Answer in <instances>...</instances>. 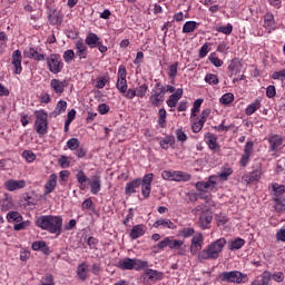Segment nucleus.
Instances as JSON below:
<instances>
[{"label": "nucleus", "instance_id": "1", "mask_svg": "<svg viewBox=\"0 0 285 285\" xmlns=\"http://www.w3.org/2000/svg\"><path fill=\"white\" fill-rule=\"evenodd\" d=\"M36 224L41 230H47V233L57 235V237L63 233V218L61 216L45 215L39 217Z\"/></svg>", "mask_w": 285, "mask_h": 285}, {"label": "nucleus", "instance_id": "2", "mask_svg": "<svg viewBox=\"0 0 285 285\" xmlns=\"http://www.w3.org/2000/svg\"><path fill=\"white\" fill-rule=\"evenodd\" d=\"M224 246H226V238H219L212 244H209L205 249L198 253V259H219V255H222V250H224Z\"/></svg>", "mask_w": 285, "mask_h": 285}, {"label": "nucleus", "instance_id": "3", "mask_svg": "<svg viewBox=\"0 0 285 285\" xmlns=\"http://www.w3.org/2000/svg\"><path fill=\"white\" fill-rule=\"evenodd\" d=\"M36 117L33 128L40 137L48 135V112L43 109L33 111Z\"/></svg>", "mask_w": 285, "mask_h": 285}, {"label": "nucleus", "instance_id": "4", "mask_svg": "<svg viewBox=\"0 0 285 285\" xmlns=\"http://www.w3.org/2000/svg\"><path fill=\"white\" fill-rule=\"evenodd\" d=\"M184 246V240L174 239L170 236L165 237L163 240L158 242L154 248L158 250H164V248H170V250H178V255H185L186 249L181 248Z\"/></svg>", "mask_w": 285, "mask_h": 285}, {"label": "nucleus", "instance_id": "5", "mask_svg": "<svg viewBox=\"0 0 285 285\" xmlns=\"http://www.w3.org/2000/svg\"><path fill=\"white\" fill-rule=\"evenodd\" d=\"M47 68L51 75H59L63 70V60L59 53H50L45 58Z\"/></svg>", "mask_w": 285, "mask_h": 285}, {"label": "nucleus", "instance_id": "6", "mask_svg": "<svg viewBox=\"0 0 285 285\" xmlns=\"http://www.w3.org/2000/svg\"><path fill=\"white\" fill-rule=\"evenodd\" d=\"M161 279H164V272L153 268L145 269L140 276V282H142L144 285H154L157 284V282H161Z\"/></svg>", "mask_w": 285, "mask_h": 285}, {"label": "nucleus", "instance_id": "7", "mask_svg": "<svg viewBox=\"0 0 285 285\" xmlns=\"http://www.w3.org/2000/svg\"><path fill=\"white\" fill-rule=\"evenodd\" d=\"M161 178L165 181H190L193 176L181 170H163Z\"/></svg>", "mask_w": 285, "mask_h": 285}, {"label": "nucleus", "instance_id": "8", "mask_svg": "<svg viewBox=\"0 0 285 285\" xmlns=\"http://www.w3.org/2000/svg\"><path fill=\"white\" fill-rule=\"evenodd\" d=\"M248 276L239 271L223 272L218 275L220 282H227L229 284H242Z\"/></svg>", "mask_w": 285, "mask_h": 285}, {"label": "nucleus", "instance_id": "9", "mask_svg": "<svg viewBox=\"0 0 285 285\" xmlns=\"http://www.w3.org/2000/svg\"><path fill=\"white\" fill-rule=\"evenodd\" d=\"M195 188L199 193H215L217 190V176L212 175L207 180L197 181Z\"/></svg>", "mask_w": 285, "mask_h": 285}, {"label": "nucleus", "instance_id": "10", "mask_svg": "<svg viewBox=\"0 0 285 285\" xmlns=\"http://www.w3.org/2000/svg\"><path fill=\"white\" fill-rule=\"evenodd\" d=\"M22 61L23 56L21 55V50H14L11 55V66L13 67V75H21L23 72V66L21 65Z\"/></svg>", "mask_w": 285, "mask_h": 285}, {"label": "nucleus", "instance_id": "11", "mask_svg": "<svg viewBox=\"0 0 285 285\" xmlns=\"http://www.w3.org/2000/svg\"><path fill=\"white\" fill-rule=\"evenodd\" d=\"M202 248H204V234L196 233L191 238V244L189 247L191 255L202 253Z\"/></svg>", "mask_w": 285, "mask_h": 285}, {"label": "nucleus", "instance_id": "12", "mask_svg": "<svg viewBox=\"0 0 285 285\" xmlns=\"http://www.w3.org/2000/svg\"><path fill=\"white\" fill-rule=\"evenodd\" d=\"M3 187L9 193H14V190H21V189L26 188V180H23V179L16 180V179L10 178L3 183Z\"/></svg>", "mask_w": 285, "mask_h": 285}, {"label": "nucleus", "instance_id": "13", "mask_svg": "<svg viewBox=\"0 0 285 285\" xmlns=\"http://www.w3.org/2000/svg\"><path fill=\"white\" fill-rule=\"evenodd\" d=\"M213 223V212L210 209H205L199 215V226L203 230L206 228H210V224Z\"/></svg>", "mask_w": 285, "mask_h": 285}, {"label": "nucleus", "instance_id": "14", "mask_svg": "<svg viewBox=\"0 0 285 285\" xmlns=\"http://www.w3.org/2000/svg\"><path fill=\"white\" fill-rule=\"evenodd\" d=\"M23 57L33 59V61H46V56L35 47H30L23 51Z\"/></svg>", "mask_w": 285, "mask_h": 285}, {"label": "nucleus", "instance_id": "15", "mask_svg": "<svg viewBox=\"0 0 285 285\" xmlns=\"http://www.w3.org/2000/svg\"><path fill=\"white\" fill-rule=\"evenodd\" d=\"M76 57L81 61V59H88V45L83 40H78L75 43Z\"/></svg>", "mask_w": 285, "mask_h": 285}, {"label": "nucleus", "instance_id": "16", "mask_svg": "<svg viewBox=\"0 0 285 285\" xmlns=\"http://www.w3.org/2000/svg\"><path fill=\"white\" fill-rule=\"evenodd\" d=\"M262 175H264V171H262V165H258L250 174L244 175L243 179L247 184H253V181H259Z\"/></svg>", "mask_w": 285, "mask_h": 285}, {"label": "nucleus", "instance_id": "17", "mask_svg": "<svg viewBox=\"0 0 285 285\" xmlns=\"http://www.w3.org/2000/svg\"><path fill=\"white\" fill-rule=\"evenodd\" d=\"M66 86H68V81L66 80H59L57 78H53L50 81V88L56 95H63Z\"/></svg>", "mask_w": 285, "mask_h": 285}, {"label": "nucleus", "instance_id": "18", "mask_svg": "<svg viewBox=\"0 0 285 285\" xmlns=\"http://www.w3.org/2000/svg\"><path fill=\"white\" fill-rule=\"evenodd\" d=\"M184 97V89L178 88L174 94H171L168 99L166 100V104L168 108H177V104H179V99Z\"/></svg>", "mask_w": 285, "mask_h": 285}, {"label": "nucleus", "instance_id": "19", "mask_svg": "<svg viewBox=\"0 0 285 285\" xmlns=\"http://www.w3.org/2000/svg\"><path fill=\"white\" fill-rule=\"evenodd\" d=\"M268 144L269 153H277L282 148V144H284V138L279 135H272L268 137Z\"/></svg>", "mask_w": 285, "mask_h": 285}, {"label": "nucleus", "instance_id": "20", "mask_svg": "<svg viewBox=\"0 0 285 285\" xmlns=\"http://www.w3.org/2000/svg\"><path fill=\"white\" fill-rule=\"evenodd\" d=\"M154 228H168L169 230H176L177 225L169 218H159L154 223Z\"/></svg>", "mask_w": 285, "mask_h": 285}, {"label": "nucleus", "instance_id": "21", "mask_svg": "<svg viewBox=\"0 0 285 285\" xmlns=\"http://www.w3.org/2000/svg\"><path fill=\"white\" fill-rule=\"evenodd\" d=\"M59 177L57 174H51L48 180L45 184V195H50V193H55V188H57V179Z\"/></svg>", "mask_w": 285, "mask_h": 285}, {"label": "nucleus", "instance_id": "22", "mask_svg": "<svg viewBox=\"0 0 285 285\" xmlns=\"http://www.w3.org/2000/svg\"><path fill=\"white\" fill-rule=\"evenodd\" d=\"M145 235L146 225L144 224L135 225L129 233L130 239H139V237H144Z\"/></svg>", "mask_w": 285, "mask_h": 285}, {"label": "nucleus", "instance_id": "23", "mask_svg": "<svg viewBox=\"0 0 285 285\" xmlns=\"http://www.w3.org/2000/svg\"><path fill=\"white\" fill-rule=\"evenodd\" d=\"M48 21L51 26H61V21H63V18H61V12H59L57 9H52L48 13Z\"/></svg>", "mask_w": 285, "mask_h": 285}, {"label": "nucleus", "instance_id": "24", "mask_svg": "<svg viewBox=\"0 0 285 285\" xmlns=\"http://www.w3.org/2000/svg\"><path fill=\"white\" fill-rule=\"evenodd\" d=\"M117 268L120 271H134V258L125 257L117 262Z\"/></svg>", "mask_w": 285, "mask_h": 285}, {"label": "nucleus", "instance_id": "25", "mask_svg": "<svg viewBox=\"0 0 285 285\" xmlns=\"http://www.w3.org/2000/svg\"><path fill=\"white\" fill-rule=\"evenodd\" d=\"M139 186H141V178H136L129 183L126 184L125 187V194L126 195H135V193H137V188H139Z\"/></svg>", "mask_w": 285, "mask_h": 285}, {"label": "nucleus", "instance_id": "26", "mask_svg": "<svg viewBox=\"0 0 285 285\" xmlns=\"http://www.w3.org/2000/svg\"><path fill=\"white\" fill-rule=\"evenodd\" d=\"M88 184L90 186L91 195H99V191L101 190V177L94 176Z\"/></svg>", "mask_w": 285, "mask_h": 285}, {"label": "nucleus", "instance_id": "27", "mask_svg": "<svg viewBox=\"0 0 285 285\" xmlns=\"http://www.w3.org/2000/svg\"><path fill=\"white\" fill-rule=\"evenodd\" d=\"M263 28L268 30V32H273V30H275V16L273 13H265Z\"/></svg>", "mask_w": 285, "mask_h": 285}, {"label": "nucleus", "instance_id": "28", "mask_svg": "<svg viewBox=\"0 0 285 285\" xmlns=\"http://www.w3.org/2000/svg\"><path fill=\"white\" fill-rule=\"evenodd\" d=\"M101 41V38L97 36L95 32H89L85 39V43L88 46V48H97L99 46V42Z\"/></svg>", "mask_w": 285, "mask_h": 285}, {"label": "nucleus", "instance_id": "29", "mask_svg": "<svg viewBox=\"0 0 285 285\" xmlns=\"http://www.w3.org/2000/svg\"><path fill=\"white\" fill-rule=\"evenodd\" d=\"M76 179L78 181V184H80L79 188L80 190H86L88 188V185L90 183V178H88V176H86V173L83 170H79L76 174Z\"/></svg>", "mask_w": 285, "mask_h": 285}, {"label": "nucleus", "instance_id": "30", "mask_svg": "<svg viewBox=\"0 0 285 285\" xmlns=\"http://www.w3.org/2000/svg\"><path fill=\"white\" fill-rule=\"evenodd\" d=\"M167 70H168L167 75H168V78L170 79V83L171 86H175V79H177V72L179 70V62L176 61L169 65L167 67Z\"/></svg>", "mask_w": 285, "mask_h": 285}, {"label": "nucleus", "instance_id": "31", "mask_svg": "<svg viewBox=\"0 0 285 285\" xmlns=\"http://www.w3.org/2000/svg\"><path fill=\"white\" fill-rule=\"evenodd\" d=\"M189 121L191 124V131L197 134V132H202L203 128H204V124L203 120H199V116H196L193 118V116H190Z\"/></svg>", "mask_w": 285, "mask_h": 285}, {"label": "nucleus", "instance_id": "32", "mask_svg": "<svg viewBox=\"0 0 285 285\" xmlns=\"http://www.w3.org/2000/svg\"><path fill=\"white\" fill-rule=\"evenodd\" d=\"M261 108H262V100L256 99L246 107L245 115H247V117H250V115H255V112H257V110H259Z\"/></svg>", "mask_w": 285, "mask_h": 285}, {"label": "nucleus", "instance_id": "33", "mask_svg": "<svg viewBox=\"0 0 285 285\" xmlns=\"http://www.w3.org/2000/svg\"><path fill=\"white\" fill-rule=\"evenodd\" d=\"M209 150H213V153H217L219 150V144L217 142V136L214 134H208L207 135V141H206Z\"/></svg>", "mask_w": 285, "mask_h": 285}, {"label": "nucleus", "instance_id": "34", "mask_svg": "<svg viewBox=\"0 0 285 285\" xmlns=\"http://www.w3.org/2000/svg\"><path fill=\"white\" fill-rule=\"evenodd\" d=\"M68 102L65 100H60L57 102L55 110L50 114V117H59V115H63V111L67 110Z\"/></svg>", "mask_w": 285, "mask_h": 285}, {"label": "nucleus", "instance_id": "35", "mask_svg": "<svg viewBox=\"0 0 285 285\" xmlns=\"http://www.w3.org/2000/svg\"><path fill=\"white\" fill-rule=\"evenodd\" d=\"M197 26H199L197 21H186L183 26V35H190L191 32H195V30H197Z\"/></svg>", "mask_w": 285, "mask_h": 285}, {"label": "nucleus", "instance_id": "36", "mask_svg": "<svg viewBox=\"0 0 285 285\" xmlns=\"http://www.w3.org/2000/svg\"><path fill=\"white\" fill-rule=\"evenodd\" d=\"M272 274L268 271L263 272L261 276V281L256 279L252 283V285H268L271 284Z\"/></svg>", "mask_w": 285, "mask_h": 285}, {"label": "nucleus", "instance_id": "37", "mask_svg": "<svg viewBox=\"0 0 285 285\" xmlns=\"http://www.w3.org/2000/svg\"><path fill=\"white\" fill-rule=\"evenodd\" d=\"M77 275L82 282H86V279H88V265L86 263H81L78 265Z\"/></svg>", "mask_w": 285, "mask_h": 285}, {"label": "nucleus", "instance_id": "38", "mask_svg": "<svg viewBox=\"0 0 285 285\" xmlns=\"http://www.w3.org/2000/svg\"><path fill=\"white\" fill-rule=\"evenodd\" d=\"M233 175V169L228 165L222 167V171L218 173L217 179H223V181H228V178Z\"/></svg>", "mask_w": 285, "mask_h": 285}, {"label": "nucleus", "instance_id": "39", "mask_svg": "<svg viewBox=\"0 0 285 285\" xmlns=\"http://www.w3.org/2000/svg\"><path fill=\"white\" fill-rule=\"evenodd\" d=\"M159 145L163 150H168L170 146H175V136H166L159 141Z\"/></svg>", "mask_w": 285, "mask_h": 285}, {"label": "nucleus", "instance_id": "40", "mask_svg": "<svg viewBox=\"0 0 285 285\" xmlns=\"http://www.w3.org/2000/svg\"><path fill=\"white\" fill-rule=\"evenodd\" d=\"M273 202H275V210L276 213H284L285 212V198L282 196H277L273 198Z\"/></svg>", "mask_w": 285, "mask_h": 285}, {"label": "nucleus", "instance_id": "41", "mask_svg": "<svg viewBox=\"0 0 285 285\" xmlns=\"http://www.w3.org/2000/svg\"><path fill=\"white\" fill-rule=\"evenodd\" d=\"M245 245H246V240L238 237L228 243V248L229 250H239V248H242Z\"/></svg>", "mask_w": 285, "mask_h": 285}, {"label": "nucleus", "instance_id": "42", "mask_svg": "<svg viewBox=\"0 0 285 285\" xmlns=\"http://www.w3.org/2000/svg\"><path fill=\"white\" fill-rule=\"evenodd\" d=\"M150 97H160L166 99V94H164V85L161 82H157L151 90Z\"/></svg>", "mask_w": 285, "mask_h": 285}, {"label": "nucleus", "instance_id": "43", "mask_svg": "<svg viewBox=\"0 0 285 285\" xmlns=\"http://www.w3.org/2000/svg\"><path fill=\"white\" fill-rule=\"evenodd\" d=\"M167 112L165 108H160L158 110V120L157 124L160 128H166V117H167Z\"/></svg>", "mask_w": 285, "mask_h": 285}, {"label": "nucleus", "instance_id": "44", "mask_svg": "<svg viewBox=\"0 0 285 285\" xmlns=\"http://www.w3.org/2000/svg\"><path fill=\"white\" fill-rule=\"evenodd\" d=\"M148 261H141L138 258H134V271H144L148 269Z\"/></svg>", "mask_w": 285, "mask_h": 285}, {"label": "nucleus", "instance_id": "45", "mask_svg": "<svg viewBox=\"0 0 285 285\" xmlns=\"http://www.w3.org/2000/svg\"><path fill=\"white\" fill-rule=\"evenodd\" d=\"M32 250H42V253H46L49 250L48 245L43 240H36L31 245Z\"/></svg>", "mask_w": 285, "mask_h": 285}, {"label": "nucleus", "instance_id": "46", "mask_svg": "<svg viewBox=\"0 0 285 285\" xmlns=\"http://www.w3.org/2000/svg\"><path fill=\"white\" fill-rule=\"evenodd\" d=\"M208 59H209L210 63H213V66H215V68H222L224 66V61L222 59H219V57H217L216 52H212L208 56Z\"/></svg>", "mask_w": 285, "mask_h": 285}, {"label": "nucleus", "instance_id": "47", "mask_svg": "<svg viewBox=\"0 0 285 285\" xmlns=\"http://www.w3.org/2000/svg\"><path fill=\"white\" fill-rule=\"evenodd\" d=\"M272 190L274 193V197H282V195H284V193H285V186L279 185L277 183H273Z\"/></svg>", "mask_w": 285, "mask_h": 285}, {"label": "nucleus", "instance_id": "48", "mask_svg": "<svg viewBox=\"0 0 285 285\" xmlns=\"http://www.w3.org/2000/svg\"><path fill=\"white\" fill-rule=\"evenodd\" d=\"M7 220L10 223V222H17V223H20V222H23V216H21L19 214V212H9L7 214Z\"/></svg>", "mask_w": 285, "mask_h": 285}, {"label": "nucleus", "instance_id": "49", "mask_svg": "<svg viewBox=\"0 0 285 285\" xmlns=\"http://www.w3.org/2000/svg\"><path fill=\"white\" fill-rule=\"evenodd\" d=\"M116 88L121 95H126L128 90V80L117 79Z\"/></svg>", "mask_w": 285, "mask_h": 285}, {"label": "nucleus", "instance_id": "50", "mask_svg": "<svg viewBox=\"0 0 285 285\" xmlns=\"http://www.w3.org/2000/svg\"><path fill=\"white\" fill-rule=\"evenodd\" d=\"M235 101V95L232 92H227L223 95L219 99V102L223 104V106H228V104H232Z\"/></svg>", "mask_w": 285, "mask_h": 285}, {"label": "nucleus", "instance_id": "51", "mask_svg": "<svg viewBox=\"0 0 285 285\" xmlns=\"http://www.w3.org/2000/svg\"><path fill=\"white\" fill-rule=\"evenodd\" d=\"M202 104H204V99L202 98H198L194 101L191 114H190L191 119L194 117H197V112H199V108H202Z\"/></svg>", "mask_w": 285, "mask_h": 285}, {"label": "nucleus", "instance_id": "52", "mask_svg": "<svg viewBox=\"0 0 285 285\" xmlns=\"http://www.w3.org/2000/svg\"><path fill=\"white\" fill-rule=\"evenodd\" d=\"M180 237H184V239H188V237L195 236V228L191 227H185L179 230Z\"/></svg>", "mask_w": 285, "mask_h": 285}, {"label": "nucleus", "instance_id": "53", "mask_svg": "<svg viewBox=\"0 0 285 285\" xmlns=\"http://www.w3.org/2000/svg\"><path fill=\"white\" fill-rule=\"evenodd\" d=\"M205 82L209 83V86H217V83H219V78L215 73H207L205 76Z\"/></svg>", "mask_w": 285, "mask_h": 285}, {"label": "nucleus", "instance_id": "54", "mask_svg": "<svg viewBox=\"0 0 285 285\" xmlns=\"http://www.w3.org/2000/svg\"><path fill=\"white\" fill-rule=\"evenodd\" d=\"M136 95L137 97H140V99H144L146 95H148V85L144 83L136 88Z\"/></svg>", "mask_w": 285, "mask_h": 285}, {"label": "nucleus", "instance_id": "55", "mask_svg": "<svg viewBox=\"0 0 285 285\" xmlns=\"http://www.w3.org/2000/svg\"><path fill=\"white\" fill-rule=\"evenodd\" d=\"M22 157L26 159L28 164H32L37 159V155L32 153V150H24L22 151Z\"/></svg>", "mask_w": 285, "mask_h": 285}, {"label": "nucleus", "instance_id": "56", "mask_svg": "<svg viewBox=\"0 0 285 285\" xmlns=\"http://www.w3.org/2000/svg\"><path fill=\"white\" fill-rule=\"evenodd\" d=\"M149 101H150L151 106L159 108V106H161V104H164V101H166V98H161L158 96H150Z\"/></svg>", "mask_w": 285, "mask_h": 285}, {"label": "nucleus", "instance_id": "57", "mask_svg": "<svg viewBox=\"0 0 285 285\" xmlns=\"http://www.w3.org/2000/svg\"><path fill=\"white\" fill-rule=\"evenodd\" d=\"M208 46H209V43H208V42H205V43L200 47V49H199V51H198V57H199V59L206 58L207 55L210 52V48H208Z\"/></svg>", "mask_w": 285, "mask_h": 285}, {"label": "nucleus", "instance_id": "58", "mask_svg": "<svg viewBox=\"0 0 285 285\" xmlns=\"http://www.w3.org/2000/svg\"><path fill=\"white\" fill-rule=\"evenodd\" d=\"M62 59L66 61V63H70L75 59V50H66L62 55Z\"/></svg>", "mask_w": 285, "mask_h": 285}, {"label": "nucleus", "instance_id": "59", "mask_svg": "<svg viewBox=\"0 0 285 285\" xmlns=\"http://www.w3.org/2000/svg\"><path fill=\"white\" fill-rule=\"evenodd\" d=\"M79 139L77 138H70L69 140H67V148H69V150H77V148H79Z\"/></svg>", "mask_w": 285, "mask_h": 285}, {"label": "nucleus", "instance_id": "60", "mask_svg": "<svg viewBox=\"0 0 285 285\" xmlns=\"http://www.w3.org/2000/svg\"><path fill=\"white\" fill-rule=\"evenodd\" d=\"M272 79L275 81H284L285 79V69H281L279 71H274L272 73Z\"/></svg>", "mask_w": 285, "mask_h": 285}, {"label": "nucleus", "instance_id": "61", "mask_svg": "<svg viewBox=\"0 0 285 285\" xmlns=\"http://www.w3.org/2000/svg\"><path fill=\"white\" fill-rule=\"evenodd\" d=\"M216 32H222L223 35H232L233 33V24L227 23L225 27L216 28Z\"/></svg>", "mask_w": 285, "mask_h": 285}, {"label": "nucleus", "instance_id": "62", "mask_svg": "<svg viewBox=\"0 0 285 285\" xmlns=\"http://www.w3.org/2000/svg\"><path fill=\"white\" fill-rule=\"evenodd\" d=\"M98 112L99 115H108L110 112V106H108L106 102H102L98 105Z\"/></svg>", "mask_w": 285, "mask_h": 285}, {"label": "nucleus", "instance_id": "63", "mask_svg": "<svg viewBox=\"0 0 285 285\" xmlns=\"http://www.w3.org/2000/svg\"><path fill=\"white\" fill-rule=\"evenodd\" d=\"M58 164L60 167L62 168H70V159H68L67 156H61L59 159H58Z\"/></svg>", "mask_w": 285, "mask_h": 285}, {"label": "nucleus", "instance_id": "64", "mask_svg": "<svg viewBox=\"0 0 285 285\" xmlns=\"http://www.w3.org/2000/svg\"><path fill=\"white\" fill-rule=\"evenodd\" d=\"M276 240L285 243V228H281L276 232Z\"/></svg>", "mask_w": 285, "mask_h": 285}]
</instances>
